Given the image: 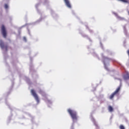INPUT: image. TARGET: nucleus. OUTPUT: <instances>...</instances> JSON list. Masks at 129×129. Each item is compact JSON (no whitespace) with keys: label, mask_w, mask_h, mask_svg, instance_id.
<instances>
[{"label":"nucleus","mask_w":129,"mask_h":129,"mask_svg":"<svg viewBox=\"0 0 129 129\" xmlns=\"http://www.w3.org/2000/svg\"><path fill=\"white\" fill-rule=\"evenodd\" d=\"M68 112L70 113V115L74 121L75 120H77L78 117H77V112H76V111L71 110V109H69Z\"/></svg>","instance_id":"nucleus-1"},{"label":"nucleus","mask_w":129,"mask_h":129,"mask_svg":"<svg viewBox=\"0 0 129 129\" xmlns=\"http://www.w3.org/2000/svg\"><path fill=\"white\" fill-rule=\"evenodd\" d=\"M120 88H121V86H119L116 89V90L112 93V94L109 96V99H113V97L115 96V95H118V92L120 91Z\"/></svg>","instance_id":"nucleus-2"},{"label":"nucleus","mask_w":129,"mask_h":129,"mask_svg":"<svg viewBox=\"0 0 129 129\" xmlns=\"http://www.w3.org/2000/svg\"><path fill=\"white\" fill-rule=\"evenodd\" d=\"M31 92L33 96H34L35 100L37 101V103H40V100L39 99V97H38V95L36 93V92L34 90H31Z\"/></svg>","instance_id":"nucleus-3"},{"label":"nucleus","mask_w":129,"mask_h":129,"mask_svg":"<svg viewBox=\"0 0 129 129\" xmlns=\"http://www.w3.org/2000/svg\"><path fill=\"white\" fill-rule=\"evenodd\" d=\"M1 30L3 37L7 38V30H6V27H5V25H3L2 26Z\"/></svg>","instance_id":"nucleus-4"},{"label":"nucleus","mask_w":129,"mask_h":129,"mask_svg":"<svg viewBox=\"0 0 129 129\" xmlns=\"http://www.w3.org/2000/svg\"><path fill=\"white\" fill-rule=\"evenodd\" d=\"M0 47L2 49H5L6 51H8V45H5V43L3 40H0Z\"/></svg>","instance_id":"nucleus-5"},{"label":"nucleus","mask_w":129,"mask_h":129,"mask_svg":"<svg viewBox=\"0 0 129 129\" xmlns=\"http://www.w3.org/2000/svg\"><path fill=\"white\" fill-rule=\"evenodd\" d=\"M67 7L69 8V9H71V4H70V2L69 0H63Z\"/></svg>","instance_id":"nucleus-6"},{"label":"nucleus","mask_w":129,"mask_h":129,"mask_svg":"<svg viewBox=\"0 0 129 129\" xmlns=\"http://www.w3.org/2000/svg\"><path fill=\"white\" fill-rule=\"evenodd\" d=\"M108 109L110 112H112V111H113V108H112L111 106H109Z\"/></svg>","instance_id":"nucleus-7"},{"label":"nucleus","mask_w":129,"mask_h":129,"mask_svg":"<svg viewBox=\"0 0 129 129\" xmlns=\"http://www.w3.org/2000/svg\"><path fill=\"white\" fill-rule=\"evenodd\" d=\"M120 2H122V3H124L125 4H129L128 1L127 0H118Z\"/></svg>","instance_id":"nucleus-8"},{"label":"nucleus","mask_w":129,"mask_h":129,"mask_svg":"<svg viewBox=\"0 0 129 129\" xmlns=\"http://www.w3.org/2000/svg\"><path fill=\"white\" fill-rule=\"evenodd\" d=\"M117 19H118V20L120 21H123L124 20V18L123 17H120V16H117Z\"/></svg>","instance_id":"nucleus-9"},{"label":"nucleus","mask_w":129,"mask_h":129,"mask_svg":"<svg viewBox=\"0 0 129 129\" xmlns=\"http://www.w3.org/2000/svg\"><path fill=\"white\" fill-rule=\"evenodd\" d=\"M125 79H129V74L127 73L125 76Z\"/></svg>","instance_id":"nucleus-10"},{"label":"nucleus","mask_w":129,"mask_h":129,"mask_svg":"<svg viewBox=\"0 0 129 129\" xmlns=\"http://www.w3.org/2000/svg\"><path fill=\"white\" fill-rule=\"evenodd\" d=\"M120 129H124V126L122 125H120L119 126Z\"/></svg>","instance_id":"nucleus-11"},{"label":"nucleus","mask_w":129,"mask_h":129,"mask_svg":"<svg viewBox=\"0 0 129 129\" xmlns=\"http://www.w3.org/2000/svg\"><path fill=\"white\" fill-rule=\"evenodd\" d=\"M5 9H8L9 8V6L7 4H5Z\"/></svg>","instance_id":"nucleus-12"},{"label":"nucleus","mask_w":129,"mask_h":129,"mask_svg":"<svg viewBox=\"0 0 129 129\" xmlns=\"http://www.w3.org/2000/svg\"><path fill=\"white\" fill-rule=\"evenodd\" d=\"M107 60H110V58H107V57H106L105 58V59H104V61H106Z\"/></svg>","instance_id":"nucleus-13"},{"label":"nucleus","mask_w":129,"mask_h":129,"mask_svg":"<svg viewBox=\"0 0 129 129\" xmlns=\"http://www.w3.org/2000/svg\"><path fill=\"white\" fill-rule=\"evenodd\" d=\"M24 41H25V42H27V38H26V37H24Z\"/></svg>","instance_id":"nucleus-14"},{"label":"nucleus","mask_w":129,"mask_h":129,"mask_svg":"<svg viewBox=\"0 0 129 129\" xmlns=\"http://www.w3.org/2000/svg\"><path fill=\"white\" fill-rule=\"evenodd\" d=\"M71 129H74V128H73V127H72Z\"/></svg>","instance_id":"nucleus-15"},{"label":"nucleus","mask_w":129,"mask_h":129,"mask_svg":"<svg viewBox=\"0 0 129 129\" xmlns=\"http://www.w3.org/2000/svg\"><path fill=\"white\" fill-rule=\"evenodd\" d=\"M128 15H129V11L128 12Z\"/></svg>","instance_id":"nucleus-16"}]
</instances>
